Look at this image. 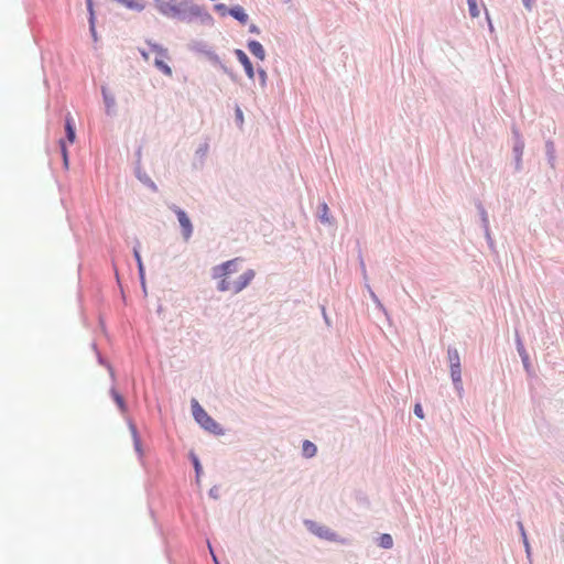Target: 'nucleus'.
<instances>
[{"label": "nucleus", "instance_id": "423d86ee", "mask_svg": "<svg viewBox=\"0 0 564 564\" xmlns=\"http://www.w3.org/2000/svg\"><path fill=\"white\" fill-rule=\"evenodd\" d=\"M236 56H237V59L240 62V64L243 66L247 76L252 79L254 77V72H253L252 64H251L249 57L247 56V54L241 50H237Z\"/></svg>", "mask_w": 564, "mask_h": 564}, {"label": "nucleus", "instance_id": "f03ea898", "mask_svg": "<svg viewBox=\"0 0 564 564\" xmlns=\"http://www.w3.org/2000/svg\"><path fill=\"white\" fill-rule=\"evenodd\" d=\"M154 6L161 14L173 19L200 14V9L189 0H154Z\"/></svg>", "mask_w": 564, "mask_h": 564}, {"label": "nucleus", "instance_id": "a211bd4d", "mask_svg": "<svg viewBox=\"0 0 564 564\" xmlns=\"http://www.w3.org/2000/svg\"><path fill=\"white\" fill-rule=\"evenodd\" d=\"M414 414L419 417V419H424V412H423V408L421 406V404H415L414 406Z\"/></svg>", "mask_w": 564, "mask_h": 564}, {"label": "nucleus", "instance_id": "412c9836", "mask_svg": "<svg viewBox=\"0 0 564 564\" xmlns=\"http://www.w3.org/2000/svg\"><path fill=\"white\" fill-rule=\"evenodd\" d=\"M216 9H217L218 11H224V12H225V11H227L226 6H225V4H221V3H220V4H217V6H216Z\"/></svg>", "mask_w": 564, "mask_h": 564}, {"label": "nucleus", "instance_id": "20e7f679", "mask_svg": "<svg viewBox=\"0 0 564 564\" xmlns=\"http://www.w3.org/2000/svg\"><path fill=\"white\" fill-rule=\"evenodd\" d=\"M448 360L451 364V377L456 387L462 390V371H460V358L457 349L449 348Z\"/></svg>", "mask_w": 564, "mask_h": 564}, {"label": "nucleus", "instance_id": "6e6552de", "mask_svg": "<svg viewBox=\"0 0 564 564\" xmlns=\"http://www.w3.org/2000/svg\"><path fill=\"white\" fill-rule=\"evenodd\" d=\"M228 13L242 24H246L248 22V14L240 6L232 7L228 10Z\"/></svg>", "mask_w": 564, "mask_h": 564}, {"label": "nucleus", "instance_id": "7ed1b4c3", "mask_svg": "<svg viewBox=\"0 0 564 564\" xmlns=\"http://www.w3.org/2000/svg\"><path fill=\"white\" fill-rule=\"evenodd\" d=\"M192 410L195 420L206 430L217 433L219 425L207 414L196 400L192 401Z\"/></svg>", "mask_w": 564, "mask_h": 564}, {"label": "nucleus", "instance_id": "4be33fe9", "mask_svg": "<svg viewBox=\"0 0 564 564\" xmlns=\"http://www.w3.org/2000/svg\"><path fill=\"white\" fill-rule=\"evenodd\" d=\"M250 32H252V33H257V34H258V33H259V29H258V26H257V25H254V24L250 25Z\"/></svg>", "mask_w": 564, "mask_h": 564}, {"label": "nucleus", "instance_id": "9b49d317", "mask_svg": "<svg viewBox=\"0 0 564 564\" xmlns=\"http://www.w3.org/2000/svg\"><path fill=\"white\" fill-rule=\"evenodd\" d=\"M150 47H151V51L153 53H155V58H162L163 59H169V52L166 48L162 47L161 45L159 44H154V43H149Z\"/></svg>", "mask_w": 564, "mask_h": 564}, {"label": "nucleus", "instance_id": "f8f14e48", "mask_svg": "<svg viewBox=\"0 0 564 564\" xmlns=\"http://www.w3.org/2000/svg\"><path fill=\"white\" fill-rule=\"evenodd\" d=\"M302 451L305 457L311 458L316 455L317 448L312 442L304 441Z\"/></svg>", "mask_w": 564, "mask_h": 564}, {"label": "nucleus", "instance_id": "c756f323", "mask_svg": "<svg viewBox=\"0 0 564 564\" xmlns=\"http://www.w3.org/2000/svg\"><path fill=\"white\" fill-rule=\"evenodd\" d=\"M135 445H137V448L139 449V445H140V444H139V441H138V440H135Z\"/></svg>", "mask_w": 564, "mask_h": 564}, {"label": "nucleus", "instance_id": "7c9ffc66", "mask_svg": "<svg viewBox=\"0 0 564 564\" xmlns=\"http://www.w3.org/2000/svg\"><path fill=\"white\" fill-rule=\"evenodd\" d=\"M88 7L91 8V0H88Z\"/></svg>", "mask_w": 564, "mask_h": 564}, {"label": "nucleus", "instance_id": "39448f33", "mask_svg": "<svg viewBox=\"0 0 564 564\" xmlns=\"http://www.w3.org/2000/svg\"><path fill=\"white\" fill-rule=\"evenodd\" d=\"M172 209L174 210V213L177 216L178 223L182 228L183 238L186 241L189 240V238L192 237V234H193V225H192L191 219L188 218L187 214L183 209L175 207V206L172 207Z\"/></svg>", "mask_w": 564, "mask_h": 564}, {"label": "nucleus", "instance_id": "f3484780", "mask_svg": "<svg viewBox=\"0 0 564 564\" xmlns=\"http://www.w3.org/2000/svg\"><path fill=\"white\" fill-rule=\"evenodd\" d=\"M111 393H112V397H113V399H115L116 403L119 405V408H120L121 410H124V401H123V398H122V397H121V395H120L116 390H112V391H111Z\"/></svg>", "mask_w": 564, "mask_h": 564}, {"label": "nucleus", "instance_id": "cd10ccee", "mask_svg": "<svg viewBox=\"0 0 564 564\" xmlns=\"http://www.w3.org/2000/svg\"><path fill=\"white\" fill-rule=\"evenodd\" d=\"M106 102H107V107H110L111 100H108V101L106 100Z\"/></svg>", "mask_w": 564, "mask_h": 564}, {"label": "nucleus", "instance_id": "aec40b11", "mask_svg": "<svg viewBox=\"0 0 564 564\" xmlns=\"http://www.w3.org/2000/svg\"><path fill=\"white\" fill-rule=\"evenodd\" d=\"M194 466H195L196 474L198 476L199 473H200L202 467H200L199 462H198L197 458H194Z\"/></svg>", "mask_w": 564, "mask_h": 564}, {"label": "nucleus", "instance_id": "a878e982", "mask_svg": "<svg viewBox=\"0 0 564 564\" xmlns=\"http://www.w3.org/2000/svg\"><path fill=\"white\" fill-rule=\"evenodd\" d=\"M523 3L528 9H531V0H523Z\"/></svg>", "mask_w": 564, "mask_h": 564}, {"label": "nucleus", "instance_id": "1a4fd4ad", "mask_svg": "<svg viewBox=\"0 0 564 564\" xmlns=\"http://www.w3.org/2000/svg\"><path fill=\"white\" fill-rule=\"evenodd\" d=\"M248 48L249 51L251 52L252 55H254L256 57H258L259 59H264L265 57V52H264V48L262 46V44L258 41H250L248 43Z\"/></svg>", "mask_w": 564, "mask_h": 564}, {"label": "nucleus", "instance_id": "dca6fc26", "mask_svg": "<svg viewBox=\"0 0 564 564\" xmlns=\"http://www.w3.org/2000/svg\"><path fill=\"white\" fill-rule=\"evenodd\" d=\"M59 147H61V151H62V155H63L64 166H65V169H68V151H67L66 143L64 140L59 141Z\"/></svg>", "mask_w": 564, "mask_h": 564}, {"label": "nucleus", "instance_id": "bb28decb", "mask_svg": "<svg viewBox=\"0 0 564 564\" xmlns=\"http://www.w3.org/2000/svg\"><path fill=\"white\" fill-rule=\"evenodd\" d=\"M323 210H328V207L326 204H323Z\"/></svg>", "mask_w": 564, "mask_h": 564}, {"label": "nucleus", "instance_id": "0eeeda50", "mask_svg": "<svg viewBox=\"0 0 564 564\" xmlns=\"http://www.w3.org/2000/svg\"><path fill=\"white\" fill-rule=\"evenodd\" d=\"M311 531L319 538L330 541L336 540V534L327 527L312 524Z\"/></svg>", "mask_w": 564, "mask_h": 564}, {"label": "nucleus", "instance_id": "5701e85b", "mask_svg": "<svg viewBox=\"0 0 564 564\" xmlns=\"http://www.w3.org/2000/svg\"><path fill=\"white\" fill-rule=\"evenodd\" d=\"M134 256H135L137 261L139 262V265L141 267V257H140L139 252L134 251Z\"/></svg>", "mask_w": 564, "mask_h": 564}, {"label": "nucleus", "instance_id": "f257e3e1", "mask_svg": "<svg viewBox=\"0 0 564 564\" xmlns=\"http://www.w3.org/2000/svg\"><path fill=\"white\" fill-rule=\"evenodd\" d=\"M240 260L232 259L214 268V278L218 279V290L221 292L239 293L253 280L252 269L240 273Z\"/></svg>", "mask_w": 564, "mask_h": 564}, {"label": "nucleus", "instance_id": "b1692460", "mask_svg": "<svg viewBox=\"0 0 564 564\" xmlns=\"http://www.w3.org/2000/svg\"><path fill=\"white\" fill-rule=\"evenodd\" d=\"M237 117L242 122L243 118H242V111L240 109H237Z\"/></svg>", "mask_w": 564, "mask_h": 564}, {"label": "nucleus", "instance_id": "9d476101", "mask_svg": "<svg viewBox=\"0 0 564 564\" xmlns=\"http://www.w3.org/2000/svg\"><path fill=\"white\" fill-rule=\"evenodd\" d=\"M65 131H66L67 141L69 143H74L75 139H76V133H75L74 121H73V118H72L70 115L66 116V119H65Z\"/></svg>", "mask_w": 564, "mask_h": 564}, {"label": "nucleus", "instance_id": "ddd939ff", "mask_svg": "<svg viewBox=\"0 0 564 564\" xmlns=\"http://www.w3.org/2000/svg\"><path fill=\"white\" fill-rule=\"evenodd\" d=\"M166 59L154 58V65L166 76H172V68L166 64Z\"/></svg>", "mask_w": 564, "mask_h": 564}, {"label": "nucleus", "instance_id": "393cba45", "mask_svg": "<svg viewBox=\"0 0 564 564\" xmlns=\"http://www.w3.org/2000/svg\"><path fill=\"white\" fill-rule=\"evenodd\" d=\"M141 55L145 61H149V53L141 51Z\"/></svg>", "mask_w": 564, "mask_h": 564}, {"label": "nucleus", "instance_id": "2eb2a0df", "mask_svg": "<svg viewBox=\"0 0 564 564\" xmlns=\"http://www.w3.org/2000/svg\"><path fill=\"white\" fill-rule=\"evenodd\" d=\"M469 13L473 18L479 17V9L477 7L476 0H467Z\"/></svg>", "mask_w": 564, "mask_h": 564}, {"label": "nucleus", "instance_id": "6ab92c4d", "mask_svg": "<svg viewBox=\"0 0 564 564\" xmlns=\"http://www.w3.org/2000/svg\"><path fill=\"white\" fill-rule=\"evenodd\" d=\"M518 524H519V528H520L521 534H522V536H523L524 545H525L527 550L529 551V542H528V539H527V534H525V531H524L523 524H522L521 522H519Z\"/></svg>", "mask_w": 564, "mask_h": 564}, {"label": "nucleus", "instance_id": "c85d7f7f", "mask_svg": "<svg viewBox=\"0 0 564 564\" xmlns=\"http://www.w3.org/2000/svg\"><path fill=\"white\" fill-rule=\"evenodd\" d=\"M106 102H107V107H110L111 100H108V101L106 100Z\"/></svg>", "mask_w": 564, "mask_h": 564}, {"label": "nucleus", "instance_id": "4468645a", "mask_svg": "<svg viewBox=\"0 0 564 564\" xmlns=\"http://www.w3.org/2000/svg\"><path fill=\"white\" fill-rule=\"evenodd\" d=\"M379 545L383 549H391L392 545H393V540H392V536L390 534H382L380 538H379Z\"/></svg>", "mask_w": 564, "mask_h": 564}]
</instances>
